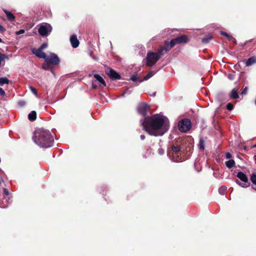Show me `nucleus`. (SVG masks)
<instances>
[{
  "label": "nucleus",
  "instance_id": "10",
  "mask_svg": "<svg viewBox=\"0 0 256 256\" xmlns=\"http://www.w3.org/2000/svg\"><path fill=\"white\" fill-rule=\"evenodd\" d=\"M106 72L110 78L112 79L116 80L120 78V75L115 70L110 68H107L106 70Z\"/></svg>",
  "mask_w": 256,
  "mask_h": 256
},
{
  "label": "nucleus",
  "instance_id": "34",
  "mask_svg": "<svg viewBox=\"0 0 256 256\" xmlns=\"http://www.w3.org/2000/svg\"><path fill=\"white\" fill-rule=\"evenodd\" d=\"M232 157V154L230 152H227L226 154V158L228 159Z\"/></svg>",
  "mask_w": 256,
  "mask_h": 256
},
{
  "label": "nucleus",
  "instance_id": "36",
  "mask_svg": "<svg viewBox=\"0 0 256 256\" xmlns=\"http://www.w3.org/2000/svg\"><path fill=\"white\" fill-rule=\"evenodd\" d=\"M130 80L134 82H136L137 80V77L136 76H133L130 78Z\"/></svg>",
  "mask_w": 256,
  "mask_h": 256
},
{
  "label": "nucleus",
  "instance_id": "32",
  "mask_svg": "<svg viewBox=\"0 0 256 256\" xmlns=\"http://www.w3.org/2000/svg\"><path fill=\"white\" fill-rule=\"evenodd\" d=\"M247 91H248V88L246 87L242 90L241 94H246L247 93Z\"/></svg>",
  "mask_w": 256,
  "mask_h": 256
},
{
  "label": "nucleus",
  "instance_id": "43",
  "mask_svg": "<svg viewBox=\"0 0 256 256\" xmlns=\"http://www.w3.org/2000/svg\"><path fill=\"white\" fill-rule=\"evenodd\" d=\"M2 42V39L0 38V42Z\"/></svg>",
  "mask_w": 256,
  "mask_h": 256
},
{
  "label": "nucleus",
  "instance_id": "28",
  "mask_svg": "<svg viewBox=\"0 0 256 256\" xmlns=\"http://www.w3.org/2000/svg\"><path fill=\"white\" fill-rule=\"evenodd\" d=\"M31 92L36 96H38V93H37V92H36V88H34L32 87V86H30V88Z\"/></svg>",
  "mask_w": 256,
  "mask_h": 256
},
{
  "label": "nucleus",
  "instance_id": "13",
  "mask_svg": "<svg viewBox=\"0 0 256 256\" xmlns=\"http://www.w3.org/2000/svg\"><path fill=\"white\" fill-rule=\"evenodd\" d=\"M70 40L73 48H76L78 46L79 42L76 36H72L70 37Z\"/></svg>",
  "mask_w": 256,
  "mask_h": 256
},
{
  "label": "nucleus",
  "instance_id": "22",
  "mask_svg": "<svg viewBox=\"0 0 256 256\" xmlns=\"http://www.w3.org/2000/svg\"><path fill=\"white\" fill-rule=\"evenodd\" d=\"M9 80L6 77H2L0 78V85L2 86L4 84H8Z\"/></svg>",
  "mask_w": 256,
  "mask_h": 256
},
{
  "label": "nucleus",
  "instance_id": "27",
  "mask_svg": "<svg viewBox=\"0 0 256 256\" xmlns=\"http://www.w3.org/2000/svg\"><path fill=\"white\" fill-rule=\"evenodd\" d=\"M250 180L254 184L256 185V174H252L250 176Z\"/></svg>",
  "mask_w": 256,
  "mask_h": 256
},
{
  "label": "nucleus",
  "instance_id": "26",
  "mask_svg": "<svg viewBox=\"0 0 256 256\" xmlns=\"http://www.w3.org/2000/svg\"><path fill=\"white\" fill-rule=\"evenodd\" d=\"M212 36H211L209 35L206 36V38L202 39V42L203 44H206L209 42V41L212 40Z\"/></svg>",
  "mask_w": 256,
  "mask_h": 256
},
{
  "label": "nucleus",
  "instance_id": "30",
  "mask_svg": "<svg viewBox=\"0 0 256 256\" xmlns=\"http://www.w3.org/2000/svg\"><path fill=\"white\" fill-rule=\"evenodd\" d=\"M48 46V44L46 43H44L42 44V45L39 48L40 49L42 50H44V48H46Z\"/></svg>",
  "mask_w": 256,
  "mask_h": 256
},
{
  "label": "nucleus",
  "instance_id": "42",
  "mask_svg": "<svg viewBox=\"0 0 256 256\" xmlns=\"http://www.w3.org/2000/svg\"><path fill=\"white\" fill-rule=\"evenodd\" d=\"M252 188L254 190H256V187L252 186Z\"/></svg>",
  "mask_w": 256,
  "mask_h": 256
},
{
  "label": "nucleus",
  "instance_id": "44",
  "mask_svg": "<svg viewBox=\"0 0 256 256\" xmlns=\"http://www.w3.org/2000/svg\"><path fill=\"white\" fill-rule=\"evenodd\" d=\"M254 158H255V160H256V156H255Z\"/></svg>",
  "mask_w": 256,
  "mask_h": 256
},
{
  "label": "nucleus",
  "instance_id": "19",
  "mask_svg": "<svg viewBox=\"0 0 256 256\" xmlns=\"http://www.w3.org/2000/svg\"><path fill=\"white\" fill-rule=\"evenodd\" d=\"M180 44L186 43L188 42V38L186 35H182L178 36Z\"/></svg>",
  "mask_w": 256,
  "mask_h": 256
},
{
  "label": "nucleus",
  "instance_id": "35",
  "mask_svg": "<svg viewBox=\"0 0 256 256\" xmlns=\"http://www.w3.org/2000/svg\"><path fill=\"white\" fill-rule=\"evenodd\" d=\"M24 30H20L18 32H16V34H24Z\"/></svg>",
  "mask_w": 256,
  "mask_h": 256
},
{
  "label": "nucleus",
  "instance_id": "8",
  "mask_svg": "<svg viewBox=\"0 0 256 256\" xmlns=\"http://www.w3.org/2000/svg\"><path fill=\"white\" fill-rule=\"evenodd\" d=\"M44 60L46 62L54 65L57 64L60 62L58 57L54 53H50V55H46Z\"/></svg>",
  "mask_w": 256,
  "mask_h": 256
},
{
  "label": "nucleus",
  "instance_id": "9",
  "mask_svg": "<svg viewBox=\"0 0 256 256\" xmlns=\"http://www.w3.org/2000/svg\"><path fill=\"white\" fill-rule=\"evenodd\" d=\"M148 108L149 107L147 104L141 102L138 105L137 110L140 114L143 116H145L147 114Z\"/></svg>",
  "mask_w": 256,
  "mask_h": 256
},
{
  "label": "nucleus",
  "instance_id": "4",
  "mask_svg": "<svg viewBox=\"0 0 256 256\" xmlns=\"http://www.w3.org/2000/svg\"><path fill=\"white\" fill-rule=\"evenodd\" d=\"M168 155L172 161L176 162H180L181 159L180 147L172 145L169 151Z\"/></svg>",
  "mask_w": 256,
  "mask_h": 256
},
{
  "label": "nucleus",
  "instance_id": "14",
  "mask_svg": "<svg viewBox=\"0 0 256 256\" xmlns=\"http://www.w3.org/2000/svg\"><path fill=\"white\" fill-rule=\"evenodd\" d=\"M10 202L8 198H4L0 203V206L2 208H5L8 206Z\"/></svg>",
  "mask_w": 256,
  "mask_h": 256
},
{
  "label": "nucleus",
  "instance_id": "21",
  "mask_svg": "<svg viewBox=\"0 0 256 256\" xmlns=\"http://www.w3.org/2000/svg\"><path fill=\"white\" fill-rule=\"evenodd\" d=\"M226 165L227 168H230L233 167H235V162L233 160H230L226 162Z\"/></svg>",
  "mask_w": 256,
  "mask_h": 256
},
{
  "label": "nucleus",
  "instance_id": "20",
  "mask_svg": "<svg viewBox=\"0 0 256 256\" xmlns=\"http://www.w3.org/2000/svg\"><path fill=\"white\" fill-rule=\"evenodd\" d=\"M238 89L234 88L231 92L230 96L232 98L236 99L238 98Z\"/></svg>",
  "mask_w": 256,
  "mask_h": 256
},
{
  "label": "nucleus",
  "instance_id": "24",
  "mask_svg": "<svg viewBox=\"0 0 256 256\" xmlns=\"http://www.w3.org/2000/svg\"><path fill=\"white\" fill-rule=\"evenodd\" d=\"M226 186H221L218 189V192L220 194L224 195L225 194L226 191Z\"/></svg>",
  "mask_w": 256,
  "mask_h": 256
},
{
  "label": "nucleus",
  "instance_id": "17",
  "mask_svg": "<svg viewBox=\"0 0 256 256\" xmlns=\"http://www.w3.org/2000/svg\"><path fill=\"white\" fill-rule=\"evenodd\" d=\"M28 120L30 121H34L36 118V113L35 111L31 112L28 115Z\"/></svg>",
  "mask_w": 256,
  "mask_h": 256
},
{
  "label": "nucleus",
  "instance_id": "5",
  "mask_svg": "<svg viewBox=\"0 0 256 256\" xmlns=\"http://www.w3.org/2000/svg\"><path fill=\"white\" fill-rule=\"evenodd\" d=\"M52 30V26L47 23L42 24L38 28L39 34L42 36H48Z\"/></svg>",
  "mask_w": 256,
  "mask_h": 256
},
{
  "label": "nucleus",
  "instance_id": "37",
  "mask_svg": "<svg viewBox=\"0 0 256 256\" xmlns=\"http://www.w3.org/2000/svg\"><path fill=\"white\" fill-rule=\"evenodd\" d=\"M5 30V28L0 24V32H2Z\"/></svg>",
  "mask_w": 256,
  "mask_h": 256
},
{
  "label": "nucleus",
  "instance_id": "33",
  "mask_svg": "<svg viewBox=\"0 0 256 256\" xmlns=\"http://www.w3.org/2000/svg\"><path fill=\"white\" fill-rule=\"evenodd\" d=\"M5 92L2 90V88H0V95L4 96L5 95Z\"/></svg>",
  "mask_w": 256,
  "mask_h": 256
},
{
  "label": "nucleus",
  "instance_id": "11",
  "mask_svg": "<svg viewBox=\"0 0 256 256\" xmlns=\"http://www.w3.org/2000/svg\"><path fill=\"white\" fill-rule=\"evenodd\" d=\"M32 52L38 58L45 59L46 58V54L42 52V50L39 48L36 50H32Z\"/></svg>",
  "mask_w": 256,
  "mask_h": 256
},
{
  "label": "nucleus",
  "instance_id": "7",
  "mask_svg": "<svg viewBox=\"0 0 256 256\" xmlns=\"http://www.w3.org/2000/svg\"><path fill=\"white\" fill-rule=\"evenodd\" d=\"M178 129L182 132H186L191 127V122L187 118L182 120L179 122L178 124Z\"/></svg>",
  "mask_w": 256,
  "mask_h": 256
},
{
  "label": "nucleus",
  "instance_id": "18",
  "mask_svg": "<svg viewBox=\"0 0 256 256\" xmlns=\"http://www.w3.org/2000/svg\"><path fill=\"white\" fill-rule=\"evenodd\" d=\"M94 78L100 84H102L104 86H106V84L103 78L98 74H94Z\"/></svg>",
  "mask_w": 256,
  "mask_h": 256
},
{
  "label": "nucleus",
  "instance_id": "6",
  "mask_svg": "<svg viewBox=\"0 0 256 256\" xmlns=\"http://www.w3.org/2000/svg\"><path fill=\"white\" fill-rule=\"evenodd\" d=\"M237 177L242 182H240L238 180H236V182L237 184L242 188L249 186L250 184L248 182V178L244 172H238L237 174Z\"/></svg>",
  "mask_w": 256,
  "mask_h": 256
},
{
  "label": "nucleus",
  "instance_id": "16",
  "mask_svg": "<svg viewBox=\"0 0 256 256\" xmlns=\"http://www.w3.org/2000/svg\"><path fill=\"white\" fill-rule=\"evenodd\" d=\"M254 63H256V57L254 56L249 58L246 62V66H250Z\"/></svg>",
  "mask_w": 256,
  "mask_h": 256
},
{
  "label": "nucleus",
  "instance_id": "38",
  "mask_svg": "<svg viewBox=\"0 0 256 256\" xmlns=\"http://www.w3.org/2000/svg\"><path fill=\"white\" fill-rule=\"evenodd\" d=\"M42 68L44 70L48 69V66H47V64H43Z\"/></svg>",
  "mask_w": 256,
  "mask_h": 256
},
{
  "label": "nucleus",
  "instance_id": "2",
  "mask_svg": "<svg viewBox=\"0 0 256 256\" xmlns=\"http://www.w3.org/2000/svg\"><path fill=\"white\" fill-rule=\"evenodd\" d=\"M33 140L40 147L45 148L51 147L54 142L50 132L42 128H38L34 131Z\"/></svg>",
  "mask_w": 256,
  "mask_h": 256
},
{
  "label": "nucleus",
  "instance_id": "12",
  "mask_svg": "<svg viewBox=\"0 0 256 256\" xmlns=\"http://www.w3.org/2000/svg\"><path fill=\"white\" fill-rule=\"evenodd\" d=\"M176 44H180L178 37L172 40L170 42H169V44L165 47H163V48H166L168 49L169 50L170 48L174 47Z\"/></svg>",
  "mask_w": 256,
  "mask_h": 256
},
{
  "label": "nucleus",
  "instance_id": "31",
  "mask_svg": "<svg viewBox=\"0 0 256 256\" xmlns=\"http://www.w3.org/2000/svg\"><path fill=\"white\" fill-rule=\"evenodd\" d=\"M4 194L6 196H4V198H8V196L9 194V192L6 188L4 189Z\"/></svg>",
  "mask_w": 256,
  "mask_h": 256
},
{
  "label": "nucleus",
  "instance_id": "3",
  "mask_svg": "<svg viewBox=\"0 0 256 256\" xmlns=\"http://www.w3.org/2000/svg\"><path fill=\"white\" fill-rule=\"evenodd\" d=\"M168 49L162 48L158 52H149L146 58V64L149 66H154L163 54L164 52H166Z\"/></svg>",
  "mask_w": 256,
  "mask_h": 256
},
{
  "label": "nucleus",
  "instance_id": "29",
  "mask_svg": "<svg viewBox=\"0 0 256 256\" xmlns=\"http://www.w3.org/2000/svg\"><path fill=\"white\" fill-rule=\"evenodd\" d=\"M226 108L229 110H232L233 109V105L230 103H228L226 105Z\"/></svg>",
  "mask_w": 256,
  "mask_h": 256
},
{
  "label": "nucleus",
  "instance_id": "23",
  "mask_svg": "<svg viewBox=\"0 0 256 256\" xmlns=\"http://www.w3.org/2000/svg\"><path fill=\"white\" fill-rule=\"evenodd\" d=\"M154 72H152V71H151L150 72H149L147 75H146L142 80H148L149 78H152L154 75Z\"/></svg>",
  "mask_w": 256,
  "mask_h": 256
},
{
  "label": "nucleus",
  "instance_id": "25",
  "mask_svg": "<svg viewBox=\"0 0 256 256\" xmlns=\"http://www.w3.org/2000/svg\"><path fill=\"white\" fill-rule=\"evenodd\" d=\"M221 34L222 36H226L229 40H234V42L236 41V40L234 39L232 36L230 35L229 34H227L224 32H221Z\"/></svg>",
  "mask_w": 256,
  "mask_h": 256
},
{
  "label": "nucleus",
  "instance_id": "41",
  "mask_svg": "<svg viewBox=\"0 0 256 256\" xmlns=\"http://www.w3.org/2000/svg\"><path fill=\"white\" fill-rule=\"evenodd\" d=\"M159 153L160 154H162L164 153V152L162 150H159Z\"/></svg>",
  "mask_w": 256,
  "mask_h": 256
},
{
  "label": "nucleus",
  "instance_id": "40",
  "mask_svg": "<svg viewBox=\"0 0 256 256\" xmlns=\"http://www.w3.org/2000/svg\"><path fill=\"white\" fill-rule=\"evenodd\" d=\"M19 104L20 105V106H23L24 104V102H19Z\"/></svg>",
  "mask_w": 256,
  "mask_h": 256
},
{
  "label": "nucleus",
  "instance_id": "39",
  "mask_svg": "<svg viewBox=\"0 0 256 256\" xmlns=\"http://www.w3.org/2000/svg\"><path fill=\"white\" fill-rule=\"evenodd\" d=\"M140 138L142 140H144L145 139V136L144 135L140 136Z\"/></svg>",
  "mask_w": 256,
  "mask_h": 256
},
{
  "label": "nucleus",
  "instance_id": "1",
  "mask_svg": "<svg viewBox=\"0 0 256 256\" xmlns=\"http://www.w3.org/2000/svg\"><path fill=\"white\" fill-rule=\"evenodd\" d=\"M140 122L144 130L151 136H162L169 128L168 119L158 114L145 117L144 120Z\"/></svg>",
  "mask_w": 256,
  "mask_h": 256
},
{
  "label": "nucleus",
  "instance_id": "15",
  "mask_svg": "<svg viewBox=\"0 0 256 256\" xmlns=\"http://www.w3.org/2000/svg\"><path fill=\"white\" fill-rule=\"evenodd\" d=\"M4 12L6 14L8 19L10 21H14L15 17L14 15L10 12L6 10H4Z\"/></svg>",
  "mask_w": 256,
  "mask_h": 256
}]
</instances>
